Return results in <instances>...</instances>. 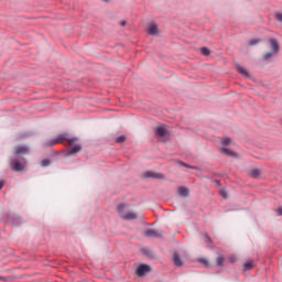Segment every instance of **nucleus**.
Wrapping results in <instances>:
<instances>
[{
	"label": "nucleus",
	"mask_w": 282,
	"mask_h": 282,
	"mask_svg": "<svg viewBox=\"0 0 282 282\" xmlns=\"http://www.w3.org/2000/svg\"><path fill=\"white\" fill-rule=\"evenodd\" d=\"M124 208H127V205L124 204H120L118 206V213L122 219H124L126 221H131V219H138V214H135V212H124Z\"/></svg>",
	"instance_id": "obj_1"
},
{
	"label": "nucleus",
	"mask_w": 282,
	"mask_h": 282,
	"mask_svg": "<svg viewBox=\"0 0 282 282\" xmlns=\"http://www.w3.org/2000/svg\"><path fill=\"white\" fill-rule=\"evenodd\" d=\"M154 133H155V138H158L160 142H165L164 138H166L169 130L166 129V126L161 124L155 128Z\"/></svg>",
	"instance_id": "obj_2"
},
{
	"label": "nucleus",
	"mask_w": 282,
	"mask_h": 282,
	"mask_svg": "<svg viewBox=\"0 0 282 282\" xmlns=\"http://www.w3.org/2000/svg\"><path fill=\"white\" fill-rule=\"evenodd\" d=\"M9 166H10L11 171H14L15 173H19V172L23 171V169H25L23 166V163L20 162L19 160L10 161Z\"/></svg>",
	"instance_id": "obj_3"
},
{
	"label": "nucleus",
	"mask_w": 282,
	"mask_h": 282,
	"mask_svg": "<svg viewBox=\"0 0 282 282\" xmlns=\"http://www.w3.org/2000/svg\"><path fill=\"white\" fill-rule=\"evenodd\" d=\"M142 177L144 180H148L149 177H153L154 180H164L165 176L162 173H156V172H153V171H148V172L142 174Z\"/></svg>",
	"instance_id": "obj_4"
},
{
	"label": "nucleus",
	"mask_w": 282,
	"mask_h": 282,
	"mask_svg": "<svg viewBox=\"0 0 282 282\" xmlns=\"http://www.w3.org/2000/svg\"><path fill=\"white\" fill-rule=\"evenodd\" d=\"M151 271V267L147 265V264H141L137 268L135 274L137 276H144V274H147V272Z\"/></svg>",
	"instance_id": "obj_5"
},
{
	"label": "nucleus",
	"mask_w": 282,
	"mask_h": 282,
	"mask_svg": "<svg viewBox=\"0 0 282 282\" xmlns=\"http://www.w3.org/2000/svg\"><path fill=\"white\" fill-rule=\"evenodd\" d=\"M163 234L164 232L162 230L158 231L155 229H148L144 232L145 237H154V238L162 237Z\"/></svg>",
	"instance_id": "obj_6"
},
{
	"label": "nucleus",
	"mask_w": 282,
	"mask_h": 282,
	"mask_svg": "<svg viewBox=\"0 0 282 282\" xmlns=\"http://www.w3.org/2000/svg\"><path fill=\"white\" fill-rule=\"evenodd\" d=\"M14 153H15V155H25V154L30 153V149L25 145H19L15 148Z\"/></svg>",
	"instance_id": "obj_7"
},
{
	"label": "nucleus",
	"mask_w": 282,
	"mask_h": 282,
	"mask_svg": "<svg viewBox=\"0 0 282 282\" xmlns=\"http://www.w3.org/2000/svg\"><path fill=\"white\" fill-rule=\"evenodd\" d=\"M83 149V147L80 144H76L74 147H70L67 152L66 155H75V153L80 152Z\"/></svg>",
	"instance_id": "obj_8"
},
{
	"label": "nucleus",
	"mask_w": 282,
	"mask_h": 282,
	"mask_svg": "<svg viewBox=\"0 0 282 282\" xmlns=\"http://www.w3.org/2000/svg\"><path fill=\"white\" fill-rule=\"evenodd\" d=\"M220 153L228 155L229 158H237V153L228 148H220Z\"/></svg>",
	"instance_id": "obj_9"
},
{
	"label": "nucleus",
	"mask_w": 282,
	"mask_h": 282,
	"mask_svg": "<svg viewBox=\"0 0 282 282\" xmlns=\"http://www.w3.org/2000/svg\"><path fill=\"white\" fill-rule=\"evenodd\" d=\"M173 262L177 268H182V265H184V262L177 252L173 254Z\"/></svg>",
	"instance_id": "obj_10"
},
{
	"label": "nucleus",
	"mask_w": 282,
	"mask_h": 282,
	"mask_svg": "<svg viewBox=\"0 0 282 282\" xmlns=\"http://www.w3.org/2000/svg\"><path fill=\"white\" fill-rule=\"evenodd\" d=\"M148 34H150L151 36H155L158 34V24H150L148 26Z\"/></svg>",
	"instance_id": "obj_11"
},
{
	"label": "nucleus",
	"mask_w": 282,
	"mask_h": 282,
	"mask_svg": "<svg viewBox=\"0 0 282 282\" xmlns=\"http://www.w3.org/2000/svg\"><path fill=\"white\" fill-rule=\"evenodd\" d=\"M269 42L271 43V47L273 50V53L278 54V52H279V41H276V39H274V37H271L269 40Z\"/></svg>",
	"instance_id": "obj_12"
},
{
	"label": "nucleus",
	"mask_w": 282,
	"mask_h": 282,
	"mask_svg": "<svg viewBox=\"0 0 282 282\" xmlns=\"http://www.w3.org/2000/svg\"><path fill=\"white\" fill-rule=\"evenodd\" d=\"M63 140H67V134H59L55 140L52 141L51 145L59 144Z\"/></svg>",
	"instance_id": "obj_13"
},
{
	"label": "nucleus",
	"mask_w": 282,
	"mask_h": 282,
	"mask_svg": "<svg viewBox=\"0 0 282 282\" xmlns=\"http://www.w3.org/2000/svg\"><path fill=\"white\" fill-rule=\"evenodd\" d=\"M249 175H250V177L257 178V177H259V175H261V170L252 169L249 171Z\"/></svg>",
	"instance_id": "obj_14"
},
{
	"label": "nucleus",
	"mask_w": 282,
	"mask_h": 282,
	"mask_svg": "<svg viewBox=\"0 0 282 282\" xmlns=\"http://www.w3.org/2000/svg\"><path fill=\"white\" fill-rule=\"evenodd\" d=\"M178 195H180L181 197H188V188H186V187H180V188H178Z\"/></svg>",
	"instance_id": "obj_15"
},
{
	"label": "nucleus",
	"mask_w": 282,
	"mask_h": 282,
	"mask_svg": "<svg viewBox=\"0 0 282 282\" xmlns=\"http://www.w3.org/2000/svg\"><path fill=\"white\" fill-rule=\"evenodd\" d=\"M220 142H221V144H223L224 147H227V144H230V142H232V140H231L230 138H228V137H225V138H223V139L220 140Z\"/></svg>",
	"instance_id": "obj_16"
},
{
	"label": "nucleus",
	"mask_w": 282,
	"mask_h": 282,
	"mask_svg": "<svg viewBox=\"0 0 282 282\" xmlns=\"http://www.w3.org/2000/svg\"><path fill=\"white\" fill-rule=\"evenodd\" d=\"M237 72H239L242 76H248V70L242 66H237Z\"/></svg>",
	"instance_id": "obj_17"
},
{
	"label": "nucleus",
	"mask_w": 282,
	"mask_h": 282,
	"mask_svg": "<svg viewBox=\"0 0 282 282\" xmlns=\"http://www.w3.org/2000/svg\"><path fill=\"white\" fill-rule=\"evenodd\" d=\"M200 53L203 54V56H209L210 50H208V47H202Z\"/></svg>",
	"instance_id": "obj_18"
},
{
	"label": "nucleus",
	"mask_w": 282,
	"mask_h": 282,
	"mask_svg": "<svg viewBox=\"0 0 282 282\" xmlns=\"http://www.w3.org/2000/svg\"><path fill=\"white\" fill-rule=\"evenodd\" d=\"M253 267L252 261H247L243 264L245 270H252Z\"/></svg>",
	"instance_id": "obj_19"
},
{
	"label": "nucleus",
	"mask_w": 282,
	"mask_h": 282,
	"mask_svg": "<svg viewBox=\"0 0 282 282\" xmlns=\"http://www.w3.org/2000/svg\"><path fill=\"white\" fill-rule=\"evenodd\" d=\"M124 140H127L126 135H120V137L116 138L117 144H122V142H124Z\"/></svg>",
	"instance_id": "obj_20"
},
{
	"label": "nucleus",
	"mask_w": 282,
	"mask_h": 282,
	"mask_svg": "<svg viewBox=\"0 0 282 282\" xmlns=\"http://www.w3.org/2000/svg\"><path fill=\"white\" fill-rule=\"evenodd\" d=\"M217 265H224V256H218L216 258Z\"/></svg>",
	"instance_id": "obj_21"
},
{
	"label": "nucleus",
	"mask_w": 282,
	"mask_h": 282,
	"mask_svg": "<svg viewBox=\"0 0 282 282\" xmlns=\"http://www.w3.org/2000/svg\"><path fill=\"white\" fill-rule=\"evenodd\" d=\"M272 57V53H265L262 58L263 61H270V58Z\"/></svg>",
	"instance_id": "obj_22"
},
{
	"label": "nucleus",
	"mask_w": 282,
	"mask_h": 282,
	"mask_svg": "<svg viewBox=\"0 0 282 282\" xmlns=\"http://www.w3.org/2000/svg\"><path fill=\"white\" fill-rule=\"evenodd\" d=\"M181 165H182V166H185L186 169H193L194 171H197V167L191 166V165H188V164H186V163H184V162H181Z\"/></svg>",
	"instance_id": "obj_23"
},
{
	"label": "nucleus",
	"mask_w": 282,
	"mask_h": 282,
	"mask_svg": "<svg viewBox=\"0 0 282 282\" xmlns=\"http://www.w3.org/2000/svg\"><path fill=\"white\" fill-rule=\"evenodd\" d=\"M219 193L224 197V199L228 198V192H226V189H221Z\"/></svg>",
	"instance_id": "obj_24"
},
{
	"label": "nucleus",
	"mask_w": 282,
	"mask_h": 282,
	"mask_svg": "<svg viewBox=\"0 0 282 282\" xmlns=\"http://www.w3.org/2000/svg\"><path fill=\"white\" fill-rule=\"evenodd\" d=\"M275 19L282 23V13H275Z\"/></svg>",
	"instance_id": "obj_25"
},
{
	"label": "nucleus",
	"mask_w": 282,
	"mask_h": 282,
	"mask_svg": "<svg viewBox=\"0 0 282 282\" xmlns=\"http://www.w3.org/2000/svg\"><path fill=\"white\" fill-rule=\"evenodd\" d=\"M41 164L42 166H50V160H43Z\"/></svg>",
	"instance_id": "obj_26"
},
{
	"label": "nucleus",
	"mask_w": 282,
	"mask_h": 282,
	"mask_svg": "<svg viewBox=\"0 0 282 282\" xmlns=\"http://www.w3.org/2000/svg\"><path fill=\"white\" fill-rule=\"evenodd\" d=\"M259 43V40H251L249 41V45H257Z\"/></svg>",
	"instance_id": "obj_27"
},
{
	"label": "nucleus",
	"mask_w": 282,
	"mask_h": 282,
	"mask_svg": "<svg viewBox=\"0 0 282 282\" xmlns=\"http://www.w3.org/2000/svg\"><path fill=\"white\" fill-rule=\"evenodd\" d=\"M76 140H78V139L73 138V139H68L67 141H68V144L72 145L74 142H76Z\"/></svg>",
	"instance_id": "obj_28"
},
{
	"label": "nucleus",
	"mask_w": 282,
	"mask_h": 282,
	"mask_svg": "<svg viewBox=\"0 0 282 282\" xmlns=\"http://www.w3.org/2000/svg\"><path fill=\"white\" fill-rule=\"evenodd\" d=\"M278 215L281 217L282 216V207H280L278 210H276Z\"/></svg>",
	"instance_id": "obj_29"
},
{
	"label": "nucleus",
	"mask_w": 282,
	"mask_h": 282,
	"mask_svg": "<svg viewBox=\"0 0 282 282\" xmlns=\"http://www.w3.org/2000/svg\"><path fill=\"white\" fill-rule=\"evenodd\" d=\"M230 261H231L232 263H235V262L237 261V258L231 257V258H230Z\"/></svg>",
	"instance_id": "obj_30"
},
{
	"label": "nucleus",
	"mask_w": 282,
	"mask_h": 282,
	"mask_svg": "<svg viewBox=\"0 0 282 282\" xmlns=\"http://www.w3.org/2000/svg\"><path fill=\"white\" fill-rule=\"evenodd\" d=\"M120 25H121L122 28H124V26L127 25V22L122 21V22H120Z\"/></svg>",
	"instance_id": "obj_31"
},
{
	"label": "nucleus",
	"mask_w": 282,
	"mask_h": 282,
	"mask_svg": "<svg viewBox=\"0 0 282 282\" xmlns=\"http://www.w3.org/2000/svg\"><path fill=\"white\" fill-rule=\"evenodd\" d=\"M205 238L207 239L208 243H210V237H208V235H205Z\"/></svg>",
	"instance_id": "obj_32"
},
{
	"label": "nucleus",
	"mask_w": 282,
	"mask_h": 282,
	"mask_svg": "<svg viewBox=\"0 0 282 282\" xmlns=\"http://www.w3.org/2000/svg\"><path fill=\"white\" fill-rule=\"evenodd\" d=\"M3 188V181H0V191Z\"/></svg>",
	"instance_id": "obj_33"
},
{
	"label": "nucleus",
	"mask_w": 282,
	"mask_h": 282,
	"mask_svg": "<svg viewBox=\"0 0 282 282\" xmlns=\"http://www.w3.org/2000/svg\"><path fill=\"white\" fill-rule=\"evenodd\" d=\"M203 263H205V265H208V261L207 260H203Z\"/></svg>",
	"instance_id": "obj_34"
}]
</instances>
